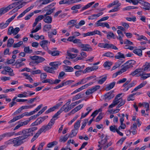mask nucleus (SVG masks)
I'll list each match as a JSON object with an SVG mask.
<instances>
[{"mask_svg": "<svg viewBox=\"0 0 150 150\" xmlns=\"http://www.w3.org/2000/svg\"><path fill=\"white\" fill-rule=\"evenodd\" d=\"M61 113V112L59 110L54 115L52 118L51 119L47 125L42 126L41 128L33 137L31 140V142H33L36 140L42 132H45L47 131L50 129L52 128L53 125L54 124L55 120L58 118V116Z\"/></svg>", "mask_w": 150, "mask_h": 150, "instance_id": "obj_1", "label": "nucleus"}, {"mask_svg": "<svg viewBox=\"0 0 150 150\" xmlns=\"http://www.w3.org/2000/svg\"><path fill=\"white\" fill-rule=\"evenodd\" d=\"M38 129L36 127H32L23 130V135L21 136L24 140L33 135V132Z\"/></svg>", "mask_w": 150, "mask_h": 150, "instance_id": "obj_2", "label": "nucleus"}, {"mask_svg": "<svg viewBox=\"0 0 150 150\" xmlns=\"http://www.w3.org/2000/svg\"><path fill=\"white\" fill-rule=\"evenodd\" d=\"M31 115L30 112H25L21 114L20 115H19L13 118V119L10 120L8 123H11L21 119L25 116H29Z\"/></svg>", "mask_w": 150, "mask_h": 150, "instance_id": "obj_3", "label": "nucleus"}, {"mask_svg": "<svg viewBox=\"0 0 150 150\" xmlns=\"http://www.w3.org/2000/svg\"><path fill=\"white\" fill-rule=\"evenodd\" d=\"M17 13H16L11 18L6 21L5 23L2 22L0 23V29H3L6 28L10 23L11 21L17 15Z\"/></svg>", "mask_w": 150, "mask_h": 150, "instance_id": "obj_4", "label": "nucleus"}, {"mask_svg": "<svg viewBox=\"0 0 150 150\" xmlns=\"http://www.w3.org/2000/svg\"><path fill=\"white\" fill-rule=\"evenodd\" d=\"M135 63V62L134 60L129 61L124 64L123 66L124 67L121 70L123 71V72L125 71L128 69L132 68L133 67V64Z\"/></svg>", "mask_w": 150, "mask_h": 150, "instance_id": "obj_5", "label": "nucleus"}, {"mask_svg": "<svg viewBox=\"0 0 150 150\" xmlns=\"http://www.w3.org/2000/svg\"><path fill=\"white\" fill-rule=\"evenodd\" d=\"M13 146H20L23 143V139L21 136L13 139Z\"/></svg>", "mask_w": 150, "mask_h": 150, "instance_id": "obj_6", "label": "nucleus"}, {"mask_svg": "<svg viewBox=\"0 0 150 150\" xmlns=\"http://www.w3.org/2000/svg\"><path fill=\"white\" fill-rule=\"evenodd\" d=\"M21 2H16L10 4L6 7L4 8H2L4 13H5L9 10H11L13 8L16 7L17 5H18Z\"/></svg>", "mask_w": 150, "mask_h": 150, "instance_id": "obj_7", "label": "nucleus"}, {"mask_svg": "<svg viewBox=\"0 0 150 150\" xmlns=\"http://www.w3.org/2000/svg\"><path fill=\"white\" fill-rule=\"evenodd\" d=\"M48 117V116H47L38 118L35 122L31 124L30 126L31 127L40 124Z\"/></svg>", "mask_w": 150, "mask_h": 150, "instance_id": "obj_8", "label": "nucleus"}, {"mask_svg": "<svg viewBox=\"0 0 150 150\" xmlns=\"http://www.w3.org/2000/svg\"><path fill=\"white\" fill-rule=\"evenodd\" d=\"M55 9L54 8L52 9H50V6H48L45 7L43 9L42 13H45L46 12L45 14L44 15L49 16V15H51Z\"/></svg>", "mask_w": 150, "mask_h": 150, "instance_id": "obj_9", "label": "nucleus"}, {"mask_svg": "<svg viewBox=\"0 0 150 150\" xmlns=\"http://www.w3.org/2000/svg\"><path fill=\"white\" fill-rule=\"evenodd\" d=\"M48 53L52 56H57L59 55L60 52L57 50V47L52 48L51 50H48Z\"/></svg>", "mask_w": 150, "mask_h": 150, "instance_id": "obj_10", "label": "nucleus"}, {"mask_svg": "<svg viewBox=\"0 0 150 150\" xmlns=\"http://www.w3.org/2000/svg\"><path fill=\"white\" fill-rule=\"evenodd\" d=\"M79 47L82 48L81 50V51H92L93 50L92 48L88 44H80Z\"/></svg>", "mask_w": 150, "mask_h": 150, "instance_id": "obj_11", "label": "nucleus"}, {"mask_svg": "<svg viewBox=\"0 0 150 150\" xmlns=\"http://www.w3.org/2000/svg\"><path fill=\"white\" fill-rule=\"evenodd\" d=\"M62 102H61L58 103L55 105H54L52 107H51L48 109L45 112V113L47 114L48 113L54 111L56 109H58L59 107L62 105Z\"/></svg>", "mask_w": 150, "mask_h": 150, "instance_id": "obj_12", "label": "nucleus"}, {"mask_svg": "<svg viewBox=\"0 0 150 150\" xmlns=\"http://www.w3.org/2000/svg\"><path fill=\"white\" fill-rule=\"evenodd\" d=\"M121 94H117L116 96L117 98V102L118 101V104L119 103V104L118 105L117 107V108H119L124 105L125 102V100H123L121 97H120V95Z\"/></svg>", "mask_w": 150, "mask_h": 150, "instance_id": "obj_13", "label": "nucleus"}, {"mask_svg": "<svg viewBox=\"0 0 150 150\" xmlns=\"http://www.w3.org/2000/svg\"><path fill=\"white\" fill-rule=\"evenodd\" d=\"M100 87V86L98 85L96 86L88 89L86 92V94H91L94 93L97 90L99 89Z\"/></svg>", "mask_w": 150, "mask_h": 150, "instance_id": "obj_14", "label": "nucleus"}, {"mask_svg": "<svg viewBox=\"0 0 150 150\" xmlns=\"http://www.w3.org/2000/svg\"><path fill=\"white\" fill-rule=\"evenodd\" d=\"M139 1H141L140 3H141L142 5L144 6L143 8V9L147 10H149L150 9V4L149 3L142 0H139Z\"/></svg>", "mask_w": 150, "mask_h": 150, "instance_id": "obj_15", "label": "nucleus"}, {"mask_svg": "<svg viewBox=\"0 0 150 150\" xmlns=\"http://www.w3.org/2000/svg\"><path fill=\"white\" fill-rule=\"evenodd\" d=\"M61 64V62H51L50 63L49 65L51 66L54 70L57 69L58 67Z\"/></svg>", "mask_w": 150, "mask_h": 150, "instance_id": "obj_16", "label": "nucleus"}, {"mask_svg": "<svg viewBox=\"0 0 150 150\" xmlns=\"http://www.w3.org/2000/svg\"><path fill=\"white\" fill-rule=\"evenodd\" d=\"M43 21L45 23L49 24L52 23V19L51 16L43 15Z\"/></svg>", "mask_w": 150, "mask_h": 150, "instance_id": "obj_17", "label": "nucleus"}, {"mask_svg": "<svg viewBox=\"0 0 150 150\" xmlns=\"http://www.w3.org/2000/svg\"><path fill=\"white\" fill-rule=\"evenodd\" d=\"M71 109L69 105L68 106L65 104L59 110L61 113L63 111L66 112L69 111Z\"/></svg>", "mask_w": 150, "mask_h": 150, "instance_id": "obj_18", "label": "nucleus"}, {"mask_svg": "<svg viewBox=\"0 0 150 150\" xmlns=\"http://www.w3.org/2000/svg\"><path fill=\"white\" fill-rule=\"evenodd\" d=\"M137 128V126L136 123H134L130 127V130L131 132L132 133V134L133 135L136 134H137V131L136 130Z\"/></svg>", "mask_w": 150, "mask_h": 150, "instance_id": "obj_19", "label": "nucleus"}, {"mask_svg": "<svg viewBox=\"0 0 150 150\" xmlns=\"http://www.w3.org/2000/svg\"><path fill=\"white\" fill-rule=\"evenodd\" d=\"M114 97L113 94H104L101 97L106 100H109Z\"/></svg>", "mask_w": 150, "mask_h": 150, "instance_id": "obj_20", "label": "nucleus"}, {"mask_svg": "<svg viewBox=\"0 0 150 150\" xmlns=\"http://www.w3.org/2000/svg\"><path fill=\"white\" fill-rule=\"evenodd\" d=\"M44 70L47 72L54 74L55 71L52 67H50L48 66H45L43 67Z\"/></svg>", "mask_w": 150, "mask_h": 150, "instance_id": "obj_21", "label": "nucleus"}, {"mask_svg": "<svg viewBox=\"0 0 150 150\" xmlns=\"http://www.w3.org/2000/svg\"><path fill=\"white\" fill-rule=\"evenodd\" d=\"M103 14V13L101 12L98 13L97 14H94L91 15V16L88 17V19L89 20H93L98 17L102 15Z\"/></svg>", "mask_w": 150, "mask_h": 150, "instance_id": "obj_22", "label": "nucleus"}, {"mask_svg": "<svg viewBox=\"0 0 150 150\" xmlns=\"http://www.w3.org/2000/svg\"><path fill=\"white\" fill-rule=\"evenodd\" d=\"M104 48H107L108 49L111 48L115 50H118V48L115 46L113 45L112 44H104Z\"/></svg>", "mask_w": 150, "mask_h": 150, "instance_id": "obj_23", "label": "nucleus"}, {"mask_svg": "<svg viewBox=\"0 0 150 150\" xmlns=\"http://www.w3.org/2000/svg\"><path fill=\"white\" fill-rule=\"evenodd\" d=\"M83 106V104H80L75 107L74 109L72 110L71 112L70 113L73 114L76 112L80 110Z\"/></svg>", "mask_w": 150, "mask_h": 150, "instance_id": "obj_24", "label": "nucleus"}, {"mask_svg": "<svg viewBox=\"0 0 150 150\" xmlns=\"http://www.w3.org/2000/svg\"><path fill=\"white\" fill-rule=\"evenodd\" d=\"M108 137L107 136L105 137L104 139H102L100 141L98 142V143L101 145V147L103 148V146L106 145L105 143L107 142Z\"/></svg>", "mask_w": 150, "mask_h": 150, "instance_id": "obj_25", "label": "nucleus"}, {"mask_svg": "<svg viewBox=\"0 0 150 150\" xmlns=\"http://www.w3.org/2000/svg\"><path fill=\"white\" fill-rule=\"evenodd\" d=\"M23 6H24V4L23 3H21L20 4H19L12 10L11 12L13 13H15L19 9L21 8Z\"/></svg>", "mask_w": 150, "mask_h": 150, "instance_id": "obj_26", "label": "nucleus"}, {"mask_svg": "<svg viewBox=\"0 0 150 150\" xmlns=\"http://www.w3.org/2000/svg\"><path fill=\"white\" fill-rule=\"evenodd\" d=\"M115 83V82L114 81L108 85L105 88V90L108 91L114 87Z\"/></svg>", "mask_w": 150, "mask_h": 150, "instance_id": "obj_27", "label": "nucleus"}, {"mask_svg": "<svg viewBox=\"0 0 150 150\" xmlns=\"http://www.w3.org/2000/svg\"><path fill=\"white\" fill-rule=\"evenodd\" d=\"M52 28L51 25L50 24H45L44 25L43 27V30L45 32L50 31Z\"/></svg>", "mask_w": 150, "mask_h": 150, "instance_id": "obj_28", "label": "nucleus"}, {"mask_svg": "<svg viewBox=\"0 0 150 150\" xmlns=\"http://www.w3.org/2000/svg\"><path fill=\"white\" fill-rule=\"evenodd\" d=\"M69 137L68 134H67L64 136H61L59 138V142H65Z\"/></svg>", "mask_w": 150, "mask_h": 150, "instance_id": "obj_29", "label": "nucleus"}, {"mask_svg": "<svg viewBox=\"0 0 150 150\" xmlns=\"http://www.w3.org/2000/svg\"><path fill=\"white\" fill-rule=\"evenodd\" d=\"M133 52L139 56L141 57L142 55V51L139 49H134L133 51Z\"/></svg>", "mask_w": 150, "mask_h": 150, "instance_id": "obj_30", "label": "nucleus"}, {"mask_svg": "<svg viewBox=\"0 0 150 150\" xmlns=\"http://www.w3.org/2000/svg\"><path fill=\"white\" fill-rule=\"evenodd\" d=\"M146 82L145 81L141 83L140 85H138L132 91V93H133V92L137 91L138 89H139L143 87L146 83Z\"/></svg>", "mask_w": 150, "mask_h": 150, "instance_id": "obj_31", "label": "nucleus"}, {"mask_svg": "<svg viewBox=\"0 0 150 150\" xmlns=\"http://www.w3.org/2000/svg\"><path fill=\"white\" fill-rule=\"evenodd\" d=\"M116 96L115 97V99L113 100L112 103L110 105L109 107L110 108H112L118 104V101L117 102V100Z\"/></svg>", "mask_w": 150, "mask_h": 150, "instance_id": "obj_32", "label": "nucleus"}, {"mask_svg": "<svg viewBox=\"0 0 150 150\" xmlns=\"http://www.w3.org/2000/svg\"><path fill=\"white\" fill-rule=\"evenodd\" d=\"M71 0H62L59 1V3L60 5L67 4L69 5H71Z\"/></svg>", "mask_w": 150, "mask_h": 150, "instance_id": "obj_33", "label": "nucleus"}, {"mask_svg": "<svg viewBox=\"0 0 150 150\" xmlns=\"http://www.w3.org/2000/svg\"><path fill=\"white\" fill-rule=\"evenodd\" d=\"M95 3L94 1L88 4H87L85 6H84L82 8V9L81 11H83L86 9H88L89 7H90L93 4Z\"/></svg>", "mask_w": 150, "mask_h": 150, "instance_id": "obj_34", "label": "nucleus"}, {"mask_svg": "<svg viewBox=\"0 0 150 150\" xmlns=\"http://www.w3.org/2000/svg\"><path fill=\"white\" fill-rule=\"evenodd\" d=\"M140 76H141V80H144L149 77H150V73L149 74H144L140 75Z\"/></svg>", "mask_w": 150, "mask_h": 150, "instance_id": "obj_35", "label": "nucleus"}, {"mask_svg": "<svg viewBox=\"0 0 150 150\" xmlns=\"http://www.w3.org/2000/svg\"><path fill=\"white\" fill-rule=\"evenodd\" d=\"M14 42V40L12 38L9 39L8 40L7 46L8 47L12 46Z\"/></svg>", "mask_w": 150, "mask_h": 150, "instance_id": "obj_36", "label": "nucleus"}, {"mask_svg": "<svg viewBox=\"0 0 150 150\" xmlns=\"http://www.w3.org/2000/svg\"><path fill=\"white\" fill-rule=\"evenodd\" d=\"M64 68L66 72H72L74 70L73 68L71 67L64 66Z\"/></svg>", "mask_w": 150, "mask_h": 150, "instance_id": "obj_37", "label": "nucleus"}, {"mask_svg": "<svg viewBox=\"0 0 150 150\" xmlns=\"http://www.w3.org/2000/svg\"><path fill=\"white\" fill-rule=\"evenodd\" d=\"M43 105L41 104L39 105L33 111L30 112L31 115L34 114L35 112L38 111L42 107Z\"/></svg>", "mask_w": 150, "mask_h": 150, "instance_id": "obj_38", "label": "nucleus"}, {"mask_svg": "<svg viewBox=\"0 0 150 150\" xmlns=\"http://www.w3.org/2000/svg\"><path fill=\"white\" fill-rule=\"evenodd\" d=\"M117 54L118 55H116L115 57V59H119L122 58H124L125 57L124 55L120 52H118L117 53Z\"/></svg>", "mask_w": 150, "mask_h": 150, "instance_id": "obj_39", "label": "nucleus"}, {"mask_svg": "<svg viewBox=\"0 0 150 150\" xmlns=\"http://www.w3.org/2000/svg\"><path fill=\"white\" fill-rule=\"evenodd\" d=\"M142 69H136L134 71L132 72L130 74V75L132 76H134L137 74L138 73L141 71H142Z\"/></svg>", "mask_w": 150, "mask_h": 150, "instance_id": "obj_40", "label": "nucleus"}, {"mask_svg": "<svg viewBox=\"0 0 150 150\" xmlns=\"http://www.w3.org/2000/svg\"><path fill=\"white\" fill-rule=\"evenodd\" d=\"M45 60V59L43 57L38 56L37 60L35 61V62L38 64L43 62Z\"/></svg>", "mask_w": 150, "mask_h": 150, "instance_id": "obj_41", "label": "nucleus"}, {"mask_svg": "<svg viewBox=\"0 0 150 150\" xmlns=\"http://www.w3.org/2000/svg\"><path fill=\"white\" fill-rule=\"evenodd\" d=\"M3 134L4 137H10L13 135H14V134H15V132H6Z\"/></svg>", "mask_w": 150, "mask_h": 150, "instance_id": "obj_42", "label": "nucleus"}, {"mask_svg": "<svg viewBox=\"0 0 150 150\" xmlns=\"http://www.w3.org/2000/svg\"><path fill=\"white\" fill-rule=\"evenodd\" d=\"M48 43V41L46 40H43L40 42L41 46L43 48H45L46 46V45Z\"/></svg>", "mask_w": 150, "mask_h": 150, "instance_id": "obj_43", "label": "nucleus"}, {"mask_svg": "<svg viewBox=\"0 0 150 150\" xmlns=\"http://www.w3.org/2000/svg\"><path fill=\"white\" fill-rule=\"evenodd\" d=\"M77 130V129H76L72 130L71 133L69 135V136L71 138L75 136L77 134L78 132Z\"/></svg>", "mask_w": 150, "mask_h": 150, "instance_id": "obj_44", "label": "nucleus"}, {"mask_svg": "<svg viewBox=\"0 0 150 150\" xmlns=\"http://www.w3.org/2000/svg\"><path fill=\"white\" fill-rule=\"evenodd\" d=\"M112 65V62H106L104 63L103 66L107 68L108 69H110V67Z\"/></svg>", "mask_w": 150, "mask_h": 150, "instance_id": "obj_45", "label": "nucleus"}, {"mask_svg": "<svg viewBox=\"0 0 150 150\" xmlns=\"http://www.w3.org/2000/svg\"><path fill=\"white\" fill-rule=\"evenodd\" d=\"M22 74L25 76L26 77V79H28L30 82L32 83L33 82V80L32 78L30 76H29L28 74L24 73H23Z\"/></svg>", "mask_w": 150, "mask_h": 150, "instance_id": "obj_46", "label": "nucleus"}, {"mask_svg": "<svg viewBox=\"0 0 150 150\" xmlns=\"http://www.w3.org/2000/svg\"><path fill=\"white\" fill-rule=\"evenodd\" d=\"M102 110L101 108L99 109L98 110H96L91 115V116L93 117L94 118L98 114L99 112L101 111Z\"/></svg>", "mask_w": 150, "mask_h": 150, "instance_id": "obj_47", "label": "nucleus"}, {"mask_svg": "<svg viewBox=\"0 0 150 150\" xmlns=\"http://www.w3.org/2000/svg\"><path fill=\"white\" fill-rule=\"evenodd\" d=\"M14 28L13 27L11 26L9 28L7 32L8 35H11L12 34H13Z\"/></svg>", "mask_w": 150, "mask_h": 150, "instance_id": "obj_48", "label": "nucleus"}, {"mask_svg": "<svg viewBox=\"0 0 150 150\" xmlns=\"http://www.w3.org/2000/svg\"><path fill=\"white\" fill-rule=\"evenodd\" d=\"M24 51L25 53H31L33 52L32 50L30 49L29 46L25 47L24 49Z\"/></svg>", "mask_w": 150, "mask_h": 150, "instance_id": "obj_49", "label": "nucleus"}, {"mask_svg": "<svg viewBox=\"0 0 150 150\" xmlns=\"http://www.w3.org/2000/svg\"><path fill=\"white\" fill-rule=\"evenodd\" d=\"M41 28V23H40L38 25L36 28L35 29L32 31L31 33H36Z\"/></svg>", "mask_w": 150, "mask_h": 150, "instance_id": "obj_50", "label": "nucleus"}, {"mask_svg": "<svg viewBox=\"0 0 150 150\" xmlns=\"http://www.w3.org/2000/svg\"><path fill=\"white\" fill-rule=\"evenodd\" d=\"M67 54L68 56L71 59L75 58L77 55L76 54H71L68 51L67 52Z\"/></svg>", "mask_w": 150, "mask_h": 150, "instance_id": "obj_51", "label": "nucleus"}, {"mask_svg": "<svg viewBox=\"0 0 150 150\" xmlns=\"http://www.w3.org/2000/svg\"><path fill=\"white\" fill-rule=\"evenodd\" d=\"M74 81L72 80H68L66 81H63L61 83L62 86L64 85H67L71 83L72 82H73Z\"/></svg>", "mask_w": 150, "mask_h": 150, "instance_id": "obj_52", "label": "nucleus"}, {"mask_svg": "<svg viewBox=\"0 0 150 150\" xmlns=\"http://www.w3.org/2000/svg\"><path fill=\"white\" fill-rule=\"evenodd\" d=\"M84 94H77L72 99V101H74L75 100H77L83 97V96Z\"/></svg>", "mask_w": 150, "mask_h": 150, "instance_id": "obj_53", "label": "nucleus"}, {"mask_svg": "<svg viewBox=\"0 0 150 150\" xmlns=\"http://www.w3.org/2000/svg\"><path fill=\"white\" fill-rule=\"evenodd\" d=\"M81 121L80 120H77L75 123L74 128L76 129H78L80 126V124Z\"/></svg>", "mask_w": 150, "mask_h": 150, "instance_id": "obj_54", "label": "nucleus"}, {"mask_svg": "<svg viewBox=\"0 0 150 150\" xmlns=\"http://www.w3.org/2000/svg\"><path fill=\"white\" fill-rule=\"evenodd\" d=\"M82 6L80 4H78L77 5H75L71 7V9L72 10H76L80 8Z\"/></svg>", "mask_w": 150, "mask_h": 150, "instance_id": "obj_55", "label": "nucleus"}, {"mask_svg": "<svg viewBox=\"0 0 150 150\" xmlns=\"http://www.w3.org/2000/svg\"><path fill=\"white\" fill-rule=\"evenodd\" d=\"M114 34L111 32L108 33L107 38V39H110L111 38H113L115 36Z\"/></svg>", "mask_w": 150, "mask_h": 150, "instance_id": "obj_56", "label": "nucleus"}, {"mask_svg": "<svg viewBox=\"0 0 150 150\" xmlns=\"http://www.w3.org/2000/svg\"><path fill=\"white\" fill-rule=\"evenodd\" d=\"M102 21H100V20L96 22V26L98 27L99 26H102L103 27H104V24L105 23L100 22Z\"/></svg>", "mask_w": 150, "mask_h": 150, "instance_id": "obj_57", "label": "nucleus"}, {"mask_svg": "<svg viewBox=\"0 0 150 150\" xmlns=\"http://www.w3.org/2000/svg\"><path fill=\"white\" fill-rule=\"evenodd\" d=\"M23 42L22 41H20L16 43H14L13 45V47L14 48L19 47L23 44Z\"/></svg>", "mask_w": 150, "mask_h": 150, "instance_id": "obj_58", "label": "nucleus"}, {"mask_svg": "<svg viewBox=\"0 0 150 150\" xmlns=\"http://www.w3.org/2000/svg\"><path fill=\"white\" fill-rule=\"evenodd\" d=\"M88 119H85L83 120L82 123V125L81 128V130L83 129L85 127L86 125L87 122H88Z\"/></svg>", "mask_w": 150, "mask_h": 150, "instance_id": "obj_59", "label": "nucleus"}, {"mask_svg": "<svg viewBox=\"0 0 150 150\" xmlns=\"http://www.w3.org/2000/svg\"><path fill=\"white\" fill-rule=\"evenodd\" d=\"M144 67H145L143 69V70L144 71H146L150 67V62H146L145 65H144Z\"/></svg>", "mask_w": 150, "mask_h": 150, "instance_id": "obj_60", "label": "nucleus"}, {"mask_svg": "<svg viewBox=\"0 0 150 150\" xmlns=\"http://www.w3.org/2000/svg\"><path fill=\"white\" fill-rule=\"evenodd\" d=\"M110 129L111 131L114 132H116L117 130V127H116L115 125L111 126L110 127Z\"/></svg>", "mask_w": 150, "mask_h": 150, "instance_id": "obj_61", "label": "nucleus"}, {"mask_svg": "<svg viewBox=\"0 0 150 150\" xmlns=\"http://www.w3.org/2000/svg\"><path fill=\"white\" fill-rule=\"evenodd\" d=\"M42 83H48L50 84H53V80L50 79H46L42 81Z\"/></svg>", "mask_w": 150, "mask_h": 150, "instance_id": "obj_62", "label": "nucleus"}, {"mask_svg": "<svg viewBox=\"0 0 150 150\" xmlns=\"http://www.w3.org/2000/svg\"><path fill=\"white\" fill-rule=\"evenodd\" d=\"M103 56H106L110 57H114L113 54L110 52L105 53L103 54Z\"/></svg>", "mask_w": 150, "mask_h": 150, "instance_id": "obj_63", "label": "nucleus"}, {"mask_svg": "<svg viewBox=\"0 0 150 150\" xmlns=\"http://www.w3.org/2000/svg\"><path fill=\"white\" fill-rule=\"evenodd\" d=\"M107 76H105L98 81V83L100 84H102L106 80Z\"/></svg>", "mask_w": 150, "mask_h": 150, "instance_id": "obj_64", "label": "nucleus"}]
</instances>
